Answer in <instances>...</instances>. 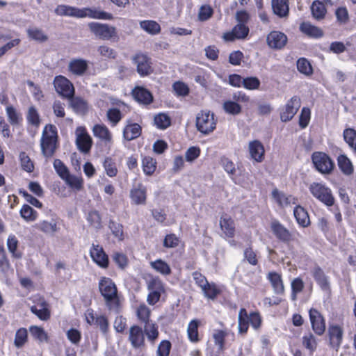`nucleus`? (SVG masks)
I'll return each instance as SVG.
<instances>
[{"label":"nucleus","instance_id":"1","mask_svg":"<svg viewBox=\"0 0 356 356\" xmlns=\"http://www.w3.org/2000/svg\"><path fill=\"white\" fill-rule=\"evenodd\" d=\"M58 15L74 17L77 18L90 17L92 19H111L112 15L96 8H78L67 5H59L55 9Z\"/></svg>","mask_w":356,"mask_h":356},{"label":"nucleus","instance_id":"2","mask_svg":"<svg viewBox=\"0 0 356 356\" xmlns=\"http://www.w3.org/2000/svg\"><path fill=\"white\" fill-rule=\"evenodd\" d=\"M57 129L52 124L44 127L40 140L41 149L45 157H51L56 148Z\"/></svg>","mask_w":356,"mask_h":356},{"label":"nucleus","instance_id":"3","mask_svg":"<svg viewBox=\"0 0 356 356\" xmlns=\"http://www.w3.org/2000/svg\"><path fill=\"white\" fill-rule=\"evenodd\" d=\"M309 191L314 197L327 207L334 204L332 190L321 182H313L309 186Z\"/></svg>","mask_w":356,"mask_h":356},{"label":"nucleus","instance_id":"4","mask_svg":"<svg viewBox=\"0 0 356 356\" xmlns=\"http://www.w3.org/2000/svg\"><path fill=\"white\" fill-rule=\"evenodd\" d=\"M216 121L213 113L209 111H202L197 115L196 127L199 131L207 135L216 129Z\"/></svg>","mask_w":356,"mask_h":356},{"label":"nucleus","instance_id":"5","mask_svg":"<svg viewBox=\"0 0 356 356\" xmlns=\"http://www.w3.org/2000/svg\"><path fill=\"white\" fill-rule=\"evenodd\" d=\"M99 290L107 306L111 307V302L118 298V289L115 284L111 278L102 277L99 282Z\"/></svg>","mask_w":356,"mask_h":356},{"label":"nucleus","instance_id":"6","mask_svg":"<svg viewBox=\"0 0 356 356\" xmlns=\"http://www.w3.org/2000/svg\"><path fill=\"white\" fill-rule=\"evenodd\" d=\"M312 160L316 169L322 174H330L334 168V163L325 153L314 152Z\"/></svg>","mask_w":356,"mask_h":356},{"label":"nucleus","instance_id":"7","mask_svg":"<svg viewBox=\"0 0 356 356\" xmlns=\"http://www.w3.org/2000/svg\"><path fill=\"white\" fill-rule=\"evenodd\" d=\"M54 86L56 91L61 96L70 99L74 93L72 83L65 76H56L54 80Z\"/></svg>","mask_w":356,"mask_h":356},{"label":"nucleus","instance_id":"8","mask_svg":"<svg viewBox=\"0 0 356 356\" xmlns=\"http://www.w3.org/2000/svg\"><path fill=\"white\" fill-rule=\"evenodd\" d=\"M76 145L78 149L83 152L88 153L92 144V140L86 129L83 127H79L75 130Z\"/></svg>","mask_w":356,"mask_h":356},{"label":"nucleus","instance_id":"9","mask_svg":"<svg viewBox=\"0 0 356 356\" xmlns=\"http://www.w3.org/2000/svg\"><path fill=\"white\" fill-rule=\"evenodd\" d=\"M88 27L94 35L102 40H110L116 33L115 29L107 24L90 22L88 24Z\"/></svg>","mask_w":356,"mask_h":356},{"label":"nucleus","instance_id":"10","mask_svg":"<svg viewBox=\"0 0 356 356\" xmlns=\"http://www.w3.org/2000/svg\"><path fill=\"white\" fill-rule=\"evenodd\" d=\"M34 305L31 307V311L40 320L47 321L50 318V310L46 300L40 296H35Z\"/></svg>","mask_w":356,"mask_h":356},{"label":"nucleus","instance_id":"11","mask_svg":"<svg viewBox=\"0 0 356 356\" xmlns=\"http://www.w3.org/2000/svg\"><path fill=\"white\" fill-rule=\"evenodd\" d=\"M301 106L300 99L298 96L292 97L286 103L285 108L281 113V120L283 122L291 120L296 114Z\"/></svg>","mask_w":356,"mask_h":356},{"label":"nucleus","instance_id":"12","mask_svg":"<svg viewBox=\"0 0 356 356\" xmlns=\"http://www.w3.org/2000/svg\"><path fill=\"white\" fill-rule=\"evenodd\" d=\"M309 319L314 332L321 336L325 330V322L323 316L316 309L312 308L309 312Z\"/></svg>","mask_w":356,"mask_h":356},{"label":"nucleus","instance_id":"13","mask_svg":"<svg viewBox=\"0 0 356 356\" xmlns=\"http://www.w3.org/2000/svg\"><path fill=\"white\" fill-rule=\"evenodd\" d=\"M249 33V28L243 24H237L230 31L223 34L225 41L232 42L235 40L245 38Z\"/></svg>","mask_w":356,"mask_h":356},{"label":"nucleus","instance_id":"14","mask_svg":"<svg viewBox=\"0 0 356 356\" xmlns=\"http://www.w3.org/2000/svg\"><path fill=\"white\" fill-rule=\"evenodd\" d=\"M92 131L94 136L101 140L105 145H111L113 143V135L105 124H95Z\"/></svg>","mask_w":356,"mask_h":356},{"label":"nucleus","instance_id":"15","mask_svg":"<svg viewBox=\"0 0 356 356\" xmlns=\"http://www.w3.org/2000/svg\"><path fill=\"white\" fill-rule=\"evenodd\" d=\"M343 329L336 325H330L328 328V335L330 346L337 351L341 344L343 339Z\"/></svg>","mask_w":356,"mask_h":356},{"label":"nucleus","instance_id":"16","mask_svg":"<svg viewBox=\"0 0 356 356\" xmlns=\"http://www.w3.org/2000/svg\"><path fill=\"white\" fill-rule=\"evenodd\" d=\"M132 60L136 65L137 72L140 76H146L150 73L151 67L149 58L143 54H137Z\"/></svg>","mask_w":356,"mask_h":356},{"label":"nucleus","instance_id":"17","mask_svg":"<svg viewBox=\"0 0 356 356\" xmlns=\"http://www.w3.org/2000/svg\"><path fill=\"white\" fill-rule=\"evenodd\" d=\"M272 197L275 202L282 208L291 207L297 203V199L295 197L286 195L276 188L272 191Z\"/></svg>","mask_w":356,"mask_h":356},{"label":"nucleus","instance_id":"18","mask_svg":"<svg viewBox=\"0 0 356 356\" xmlns=\"http://www.w3.org/2000/svg\"><path fill=\"white\" fill-rule=\"evenodd\" d=\"M90 254L92 260L100 267L107 268L108 266V258L103 248L99 245L92 244L90 250Z\"/></svg>","mask_w":356,"mask_h":356},{"label":"nucleus","instance_id":"19","mask_svg":"<svg viewBox=\"0 0 356 356\" xmlns=\"http://www.w3.org/2000/svg\"><path fill=\"white\" fill-rule=\"evenodd\" d=\"M266 40L270 48L280 49L286 45L287 37L282 32L272 31L268 35Z\"/></svg>","mask_w":356,"mask_h":356},{"label":"nucleus","instance_id":"20","mask_svg":"<svg viewBox=\"0 0 356 356\" xmlns=\"http://www.w3.org/2000/svg\"><path fill=\"white\" fill-rule=\"evenodd\" d=\"M129 339L135 348L143 346L145 337L142 328L138 325L131 326L129 330Z\"/></svg>","mask_w":356,"mask_h":356},{"label":"nucleus","instance_id":"21","mask_svg":"<svg viewBox=\"0 0 356 356\" xmlns=\"http://www.w3.org/2000/svg\"><path fill=\"white\" fill-rule=\"evenodd\" d=\"M88 67V61L82 58L72 59L68 65L69 71L76 76H82Z\"/></svg>","mask_w":356,"mask_h":356},{"label":"nucleus","instance_id":"22","mask_svg":"<svg viewBox=\"0 0 356 356\" xmlns=\"http://www.w3.org/2000/svg\"><path fill=\"white\" fill-rule=\"evenodd\" d=\"M131 202L135 204H143L146 200V188L139 184L130 191Z\"/></svg>","mask_w":356,"mask_h":356},{"label":"nucleus","instance_id":"23","mask_svg":"<svg viewBox=\"0 0 356 356\" xmlns=\"http://www.w3.org/2000/svg\"><path fill=\"white\" fill-rule=\"evenodd\" d=\"M249 152L250 156L257 162H261L264 156V148L263 145L259 140H253L250 142Z\"/></svg>","mask_w":356,"mask_h":356},{"label":"nucleus","instance_id":"24","mask_svg":"<svg viewBox=\"0 0 356 356\" xmlns=\"http://www.w3.org/2000/svg\"><path fill=\"white\" fill-rule=\"evenodd\" d=\"M133 95L136 101L143 104H149L153 97L149 91L142 87H137L133 90Z\"/></svg>","mask_w":356,"mask_h":356},{"label":"nucleus","instance_id":"25","mask_svg":"<svg viewBox=\"0 0 356 356\" xmlns=\"http://www.w3.org/2000/svg\"><path fill=\"white\" fill-rule=\"evenodd\" d=\"M267 277L273 288L274 292L277 294H283L284 287L281 275L275 272H270L268 274Z\"/></svg>","mask_w":356,"mask_h":356},{"label":"nucleus","instance_id":"26","mask_svg":"<svg viewBox=\"0 0 356 356\" xmlns=\"http://www.w3.org/2000/svg\"><path fill=\"white\" fill-rule=\"evenodd\" d=\"M312 274L323 290H327L329 289L327 277L319 266H315L312 270Z\"/></svg>","mask_w":356,"mask_h":356},{"label":"nucleus","instance_id":"27","mask_svg":"<svg viewBox=\"0 0 356 356\" xmlns=\"http://www.w3.org/2000/svg\"><path fill=\"white\" fill-rule=\"evenodd\" d=\"M141 134V127L136 123L127 124L123 130V136L127 140H132Z\"/></svg>","mask_w":356,"mask_h":356},{"label":"nucleus","instance_id":"28","mask_svg":"<svg viewBox=\"0 0 356 356\" xmlns=\"http://www.w3.org/2000/svg\"><path fill=\"white\" fill-rule=\"evenodd\" d=\"M337 164L341 171L346 175H350L354 171L351 161L345 155L341 154L337 158Z\"/></svg>","mask_w":356,"mask_h":356},{"label":"nucleus","instance_id":"29","mask_svg":"<svg viewBox=\"0 0 356 356\" xmlns=\"http://www.w3.org/2000/svg\"><path fill=\"white\" fill-rule=\"evenodd\" d=\"M300 31L305 35L312 38H320L323 35V31L317 26L309 22H303L300 26Z\"/></svg>","mask_w":356,"mask_h":356},{"label":"nucleus","instance_id":"30","mask_svg":"<svg viewBox=\"0 0 356 356\" xmlns=\"http://www.w3.org/2000/svg\"><path fill=\"white\" fill-rule=\"evenodd\" d=\"M272 8L274 13L280 17H286L289 13L286 0H272Z\"/></svg>","mask_w":356,"mask_h":356},{"label":"nucleus","instance_id":"31","mask_svg":"<svg viewBox=\"0 0 356 356\" xmlns=\"http://www.w3.org/2000/svg\"><path fill=\"white\" fill-rule=\"evenodd\" d=\"M140 27L150 35H156L161 31L160 25L153 20H143L140 22Z\"/></svg>","mask_w":356,"mask_h":356},{"label":"nucleus","instance_id":"32","mask_svg":"<svg viewBox=\"0 0 356 356\" xmlns=\"http://www.w3.org/2000/svg\"><path fill=\"white\" fill-rule=\"evenodd\" d=\"M249 320L247 311L244 308H241L238 312V332L241 334L247 332L249 327Z\"/></svg>","mask_w":356,"mask_h":356},{"label":"nucleus","instance_id":"33","mask_svg":"<svg viewBox=\"0 0 356 356\" xmlns=\"http://www.w3.org/2000/svg\"><path fill=\"white\" fill-rule=\"evenodd\" d=\"M142 168L146 175H152L156 170V161L151 156H145L142 160Z\"/></svg>","mask_w":356,"mask_h":356},{"label":"nucleus","instance_id":"34","mask_svg":"<svg viewBox=\"0 0 356 356\" xmlns=\"http://www.w3.org/2000/svg\"><path fill=\"white\" fill-rule=\"evenodd\" d=\"M311 10L313 17L316 19H322L326 14V8L324 4L318 1H315L312 3Z\"/></svg>","mask_w":356,"mask_h":356},{"label":"nucleus","instance_id":"35","mask_svg":"<svg viewBox=\"0 0 356 356\" xmlns=\"http://www.w3.org/2000/svg\"><path fill=\"white\" fill-rule=\"evenodd\" d=\"M29 38L31 40L42 42L47 40V35L43 31L37 27H31L26 30Z\"/></svg>","mask_w":356,"mask_h":356},{"label":"nucleus","instance_id":"36","mask_svg":"<svg viewBox=\"0 0 356 356\" xmlns=\"http://www.w3.org/2000/svg\"><path fill=\"white\" fill-rule=\"evenodd\" d=\"M272 229L275 234L280 240L283 241H289L291 240V233L284 228L282 224H273Z\"/></svg>","mask_w":356,"mask_h":356},{"label":"nucleus","instance_id":"37","mask_svg":"<svg viewBox=\"0 0 356 356\" xmlns=\"http://www.w3.org/2000/svg\"><path fill=\"white\" fill-rule=\"evenodd\" d=\"M150 266L156 272L162 275H168L171 273L170 266L165 261L161 259H157L154 261L150 262Z\"/></svg>","mask_w":356,"mask_h":356},{"label":"nucleus","instance_id":"38","mask_svg":"<svg viewBox=\"0 0 356 356\" xmlns=\"http://www.w3.org/2000/svg\"><path fill=\"white\" fill-rule=\"evenodd\" d=\"M154 124L160 129H165L171 124V119L170 116L165 113H159L154 116Z\"/></svg>","mask_w":356,"mask_h":356},{"label":"nucleus","instance_id":"39","mask_svg":"<svg viewBox=\"0 0 356 356\" xmlns=\"http://www.w3.org/2000/svg\"><path fill=\"white\" fill-rule=\"evenodd\" d=\"M344 140L356 154V131L353 129H346L343 131Z\"/></svg>","mask_w":356,"mask_h":356},{"label":"nucleus","instance_id":"40","mask_svg":"<svg viewBox=\"0 0 356 356\" xmlns=\"http://www.w3.org/2000/svg\"><path fill=\"white\" fill-rule=\"evenodd\" d=\"M65 183L76 191H80L83 188V179L80 177L69 174L64 179Z\"/></svg>","mask_w":356,"mask_h":356},{"label":"nucleus","instance_id":"41","mask_svg":"<svg viewBox=\"0 0 356 356\" xmlns=\"http://www.w3.org/2000/svg\"><path fill=\"white\" fill-rule=\"evenodd\" d=\"M29 331L32 337L39 342L47 341V334L42 327L32 325L29 327Z\"/></svg>","mask_w":356,"mask_h":356},{"label":"nucleus","instance_id":"42","mask_svg":"<svg viewBox=\"0 0 356 356\" xmlns=\"http://www.w3.org/2000/svg\"><path fill=\"white\" fill-rule=\"evenodd\" d=\"M70 99V106L75 112L84 113L87 111L88 106L85 100L79 97H72Z\"/></svg>","mask_w":356,"mask_h":356},{"label":"nucleus","instance_id":"43","mask_svg":"<svg viewBox=\"0 0 356 356\" xmlns=\"http://www.w3.org/2000/svg\"><path fill=\"white\" fill-rule=\"evenodd\" d=\"M227 336V332L224 330H216L213 334L214 343L218 346V352L222 353L225 349V339Z\"/></svg>","mask_w":356,"mask_h":356},{"label":"nucleus","instance_id":"44","mask_svg":"<svg viewBox=\"0 0 356 356\" xmlns=\"http://www.w3.org/2000/svg\"><path fill=\"white\" fill-rule=\"evenodd\" d=\"M302 345L305 348L313 353L317 348V341L316 337L312 334L309 333L302 337Z\"/></svg>","mask_w":356,"mask_h":356},{"label":"nucleus","instance_id":"45","mask_svg":"<svg viewBox=\"0 0 356 356\" xmlns=\"http://www.w3.org/2000/svg\"><path fill=\"white\" fill-rule=\"evenodd\" d=\"M6 115L9 122L13 125L18 124L22 118L21 115L13 106H8L6 108Z\"/></svg>","mask_w":356,"mask_h":356},{"label":"nucleus","instance_id":"46","mask_svg":"<svg viewBox=\"0 0 356 356\" xmlns=\"http://www.w3.org/2000/svg\"><path fill=\"white\" fill-rule=\"evenodd\" d=\"M26 120L29 123L35 126L39 127L40 124V115L35 106H31L27 112Z\"/></svg>","mask_w":356,"mask_h":356},{"label":"nucleus","instance_id":"47","mask_svg":"<svg viewBox=\"0 0 356 356\" xmlns=\"http://www.w3.org/2000/svg\"><path fill=\"white\" fill-rule=\"evenodd\" d=\"M106 118L111 126L115 127L121 120L122 115L120 110L112 108L106 111Z\"/></svg>","mask_w":356,"mask_h":356},{"label":"nucleus","instance_id":"48","mask_svg":"<svg viewBox=\"0 0 356 356\" xmlns=\"http://www.w3.org/2000/svg\"><path fill=\"white\" fill-rule=\"evenodd\" d=\"M27 330L26 328H19L15 333L14 344L15 346L19 348H22L25 343L27 341Z\"/></svg>","mask_w":356,"mask_h":356},{"label":"nucleus","instance_id":"49","mask_svg":"<svg viewBox=\"0 0 356 356\" xmlns=\"http://www.w3.org/2000/svg\"><path fill=\"white\" fill-rule=\"evenodd\" d=\"M297 68L300 73L307 76H309L313 73V69L310 63L304 58L298 60Z\"/></svg>","mask_w":356,"mask_h":356},{"label":"nucleus","instance_id":"50","mask_svg":"<svg viewBox=\"0 0 356 356\" xmlns=\"http://www.w3.org/2000/svg\"><path fill=\"white\" fill-rule=\"evenodd\" d=\"M147 289L149 291L163 293L164 287L163 282L158 277H151L147 281Z\"/></svg>","mask_w":356,"mask_h":356},{"label":"nucleus","instance_id":"51","mask_svg":"<svg viewBox=\"0 0 356 356\" xmlns=\"http://www.w3.org/2000/svg\"><path fill=\"white\" fill-rule=\"evenodd\" d=\"M104 168L106 172V175L111 177L116 176L118 173V169L115 161L110 157L105 159L104 162Z\"/></svg>","mask_w":356,"mask_h":356},{"label":"nucleus","instance_id":"52","mask_svg":"<svg viewBox=\"0 0 356 356\" xmlns=\"http://www.w3.org/2000/svg\"><path fill=\"white\" fill-rule=\"evenodd\" d=\"M198 321L197 320L191 321L188 326L187 332L189 339L193 342L198 341Z\"/></svg>","mask_w":356,"mask_h":356},{"label":"nucleus","instance_id":"53","mask_svg":"<svg viewBox=\"0 0 356 356\" xmlns=\"http://www.w3.org/2000/svg\"><path fill=\"white\" fill-rule=\"evenodd\" d=\"M144 331L148 339L150 341H154L159 336L157 327L154 323L149 322L145 323Z\"/></svg>","mask_w":356,"mask_h":356},{"label":"nucleus","instance_id":"54","mask_svg":"<svg viewBox=\"0 0 356 356\" xmlns=\"http://www.w3.org/2000/svg\"><path fill=\"white\" fill-rule=\"evenodd\" d=\"M19 159L22 169L28 172L33 171L34 165L29 156L25 152L19 154Z\"/></svg>","mask_w":356,"mask_h":356},{"label":"nucleus","instance_id":"55","mask_svg":"<svg viewBox=\"0 0 356 356\" xmlns=\"http://www.w3.org/2000/svg\"><path fill=\"white\" fill-rule=\"evenodd\" d=\"M18 241L14 236H10L7 240V247L9 252L15 258H21L22 254L17 251Z\"/></svg>","mask_w":356,"mask_h":356},{"label":"nucleus","instance_id":"56","mask_svg":"<svg viewBox=\"0 0 356 356\" xmlns=\"http://www.w3.org/2000/svg\"><path fill=\"white\" fill-rule=\"evenodd\" d=\"M97 52L104 59H113L116 56V51L107 45L99 46Z\"/></svg>","mask_w":356,"mask_h":356},{"label":"nucleus","instance_id":"57","mask_svg":"<svg viewBox=\"0 0 356 356\" xmlns=\"http://www.w3.org/2000/svg\"><path fill=\"white\" fill-rule=\"evenodd\" d=\"M225 111L229 114L238 115L241 111V106L233 101H226L223 104Z\"/></svg>","mask_w":356,"mask_h":356},{"label":"nucleus","instance_id":"58","mask_svg":"<svg viewBox=\"0 0 356 356\" xmlns=\"http://www.w3.org/2000/svg\"><path fill=\"white\" fill-rule=\"evenodd\" d=\"M293 214L297 222H309L308 213L302 207H296L293 211Z\"/></svg>","mask_w":356,"mask_h":356},{"label":"nucleus","instance_id":"59","mask_svg":"<svg viewBox=\"0 0 356 356\" xmlns=\"http://www.w3.org/2000/svg\"><path fill=\"white\" fill-rule=\"evenodd\" d=\"M22 217L27 221H33L35 220L36 212L29 205L25 204L20 210Z\"/></svg>","mask_w":356,"mask_h":356},{"label":"nucleus","instance_id":"60","mask_svg":"<svg viewBox=\"0 0 356 356\" xmlns=\"http://www.w3.org/2000/svg\"><path fill=\"white\" fill-rule=\"evenodd\" d=\"M54 168L62 179H64L70 174L67 168L60 159L54 160Z\"/></svg>","mask_w":356,"mask_h":356},{"label":"nucleus","instance_id":"61","mask_svg":"<svg viewBox=\"0 0 356 356\" xmlns=\"http://www.w3.org/2000/svg\"><path fill=\"white\" fill-rule=\"evenodd\" d=\"M150 316V309L145 305H141L137 309L138 318L144 323H148Z\"/></svg>","mask_w":356,"mask_h":356},{"label":"nucleus","instance_id":"62","mask_svg":"<svg viewBox=\"0 0 356 356\" xmlns=\"http://www.w3.org/2000/svg\"><path fill=\"white\" fill-rule=\"evenodd\" d=\"M311 111L309 108L304 107L300 115L299 124L302 128H305L310 120Z\"/></svg>","mask_w":356,"mask_h":356},{"label":"nucleus","instance_id":"63","mask_svg":"<svg viewBox=\"0 0 356 356\" xmlns=\"http://www.w3.org/2000/svg\"><path fill=\"white\" fill-rule=\"evenodd\" d=\"M99 326L102 332L106 335L108 330V321L104 316H99L96 317L95 323Z\"/></svg>","mask_w":356,"mask_h":356},{"label":"nucleus","instance_id":"64","mask_svg":"<svg viewBox=\"0 0 356 356\" xmlns=\"http://www.w3.org/2000/svg\"><path fill=\"white\" fill-rule=\"evenodd\" d=\"M171 348V343L170 341L164 340L162 341L159 345L157 349V354L159 356H168Z\"/></svg>","mask_w":356,"mask_h":356}]
</instances>
